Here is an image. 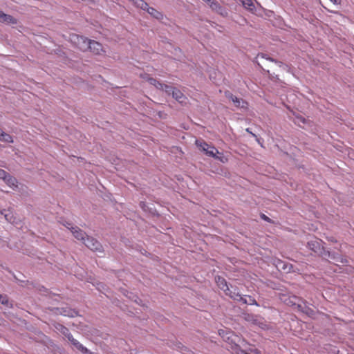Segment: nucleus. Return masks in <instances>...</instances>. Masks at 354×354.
Returning <instances> with one entry per match:
<instances>
[{
  "mask_svg": "<svg viewBox=\"0 0 354 354\" xmlns=\"http://www.w3.org/2000/svg\"><path fill=\"white\" fill-rule=\"evenodd\" d=\"M215 280L218 287L223 290L226 295L229 296L232 299L238 296V288L232 286H229L226 280L223 277L217 276Z\"/></svg>",
  "mask_w": 354,
  "mask_h": 354,
  "instance_id": "nucleus-1",
  "label": "nucleus"
},
{
  "mask_svg": "<svg viewBox=\"0 0 354 354\" xmlns=\"http://www.w3.org/2000/svg\"><path fill=\"white\" fill-rule=\"evenodd\" d=\"M164 91L168 95H171L173 98H174L176 101H178L180 104H183L185 102V100L187 97L185 95L177 88L173 87L169 85H166L165 86Z\"/></svg>",
  "mask_w": 354,
  "mask_h": 354,
  "instance_id": "nucleus-2",
  "label": "nucleus"
},
{
  "mask_svg": "<svg viewBox=\"0 0 354 354\" xmlns=\"http://www.w3.org/2000/svg\"><path fill=\"white\" fill-rule=\"evenodd\" d=\"M196 145L209 157H216V154L219 153V151L216 148H215L214 146L208 145L203 140L200 141L196 140Z\"/></svg>",
  "mask_w": 354,
  "mask_h": 354,
  "instance_id": "nucleus-3",
  "label": "nucleus"
},
{
  "mask_svg": "<svg viewBox=\"0 0 354 354\" xmlns=\"http://www.w3.org/2000/svg\"><path fill=\"white\" fill-rule=\"evenodd\" d=\"M322 241L317 239L310 240L307 243L308 248L317 255L324 257L326 250L322 245Z\"/></svg>",
  "mask_w": 354,
  "mask_h": 354,
  "instance_id": "nucleus-4",
  "label": "nucleus"
},
{
  "mask_svg": "<svg viewBox=\"0 0 354 354\" xmlns=\"http://www.w3.org/2000/svg\"><path fill=\"white\" fill-rule=\"evenodd\" d=\"M50 310L55 315H60L68 317H75L79 315L78 312L69 307L51 308Z\"/></svg>",
  "mask_w": 354,
  "mask_h": 354,
  "instance_id": "nucleus-5",
  "label": "nucleus"
},
{
  "mask_svg": "<svg viewBox=\"0 0 354 354\" xmlns=\"http://www.w3.org/2000/svg\"><path fill=\"white\" fill-rule=\"evenodd\" d=\"M71 40L75 44L77 48H79L80 50H88V47H89L90 39L82 36L73 35L72 37Z\"/></svg>",
  "mask_w": 354,
  "mask_h": 354,
  "instance_id": "nucleus-6",
  "label": "nucleus"
},
{
  "mask_svg": "<svg viewBox=\"0 0 354 354\" xmlns=\"http://www.w3.org/2000/svg\"><path fill=\"white\" fill-rule=\"evenodd\" d=\"M83 243L91 250L94 252H102V245L95 239L87 236Z\"/></svg>",
  "mask_w": 354,
  "mask_h": 354,
  "instance_id": "nucleus-7",
  "label": "nucleus"
},
{
  "mask_svg": "<svg viewBox=\"0 0 354 354\" xmlns=\"http://www.w3.org/2000/svg\"><path fill=\"white\" fill-rule=\"evenodd\" d=\"M280 300L290 306H297V308H301V305L299 304L301 301V299L296 296H290L286 294H281L279 296Z\"/></svg>",
  "mask_w": 354,
  "mask_h": 354,
  "instance_id": "nucleus-8",
  "label": "nucleus"
},
{
  "mask_svg": "<svg viewBox=\"0 0 354 354\" xmlns=\"http://www.w3.org/2000/svg\"><path fill=\"white\" fill-rule=\"evenodd\" d=\"M67 224H68V225H66L67 228H68L71 230V233L75 236V238L77 239V240L81 241L83 243L87 236L86 233L77 226L73 227L70 223H67Z\"/></svg>",
  "mask_w": 354,
  "mask_h": 354,
  "instance_id": "nucleus-9",
  "label": "nucleus"
},
{
  "mask_svg": "<svg viewBox=\"0 0 354 354\" xmlns=\"http://www.w3.org/2000/svg\"><path fill=\"white\" fill-rule=\"evenodd\" d=\"M330 258L333 261L337 262V263H341L342 264H347L348 260L342 257L341 254L336 253V252H330L329 251L326 252V254H324L323 258Z\"/></svg>",
  "mask_w": 354,
  "mask_h": 354,
  "instance_id": "nucleus-10",
  "label": "nucleus"
},
{
  "mask_svg": "<svg viewBox=\"0 0 354 354\" xmlns=\"http://www.w3.org/2000/svg\"><path fill=\"white\" fill-rule=\"evenodd\" d=\"M237 295L238 296L236 297V298H234L233 300L238 301L244 304L254 305L257 306H259L256 299L252 296H248V299H246L245 297V296H242L239 291L237 292Z\"/></svg>",
  "mask_w": 354,
  "mask_h": 354,
  "instance_id": "nucleus-11",
  "label": "nucleus"
},
{
  "mask_svg": "<svg viewBox=\"0 0 354 354\" xmlns=\"http://www.w3.org/2000/svg\"><path fill=\"white\" fill-rule=\"evenodd\" d=\"M88 50H89L91 52L93 53L95 55H100V53L103 50V48L100 43L95 41L94 40H90L89 47H88Z\"/></svg>",
  "mask_w": 354,
  "mask_h": 354,
  "instance_id": "nucleus-12",
  "label": "nucleus"
},
{
  "mask_svg": "<svg viewBox=\"0 0 354 354\" xmlns=\"http://www.w3.org/2000/svg\"><path fill=\"white\" fill-rule=\"evenodd\" d=\"M276 267L278 270H281L285 272H290L292 271L293 266L292 264L286 263L280 259L276 261Z\"/></svg>",
  "mask_w": 354,
  "mask_h": 354,
  "instance_id": "nucleus-13",
  "label": "nucleus"
},
{
  "mask_svg": "<svg viewBox=\"0 0 354 354\" xmlns=\"http://www.w3.org/2000/svg\"><path fill=\"white\" fill-rule=\"evenodd\" d=\"M0 22L5 23L6 24H16L17 21L12 16L0 11Z\"/></svg>",
  "mask_w": 354,
  "mask_h": 354,
  "instance_id": "nucleus-14",
  "label": "nucleus"
},
{
  "mask_svg": "<svg viewBox=\"0 0 354 354\" xmlns=\"http://www.w3.org/2000/svg\"><path fill=\"white\" fill-rule=\"evenodd\" d=\"M6 184L12 187L15 188L17 187V180L15 178L12 177L10 174H6V178H3V179Z\"/></svg>",
  "mask_w": 354,
  "mask_h": 354,
  "instance_id": "nucleus-15",
  "label": "nucleus"
},
{
  "mask_svg": "<svg viewBox=\"0 0 354 354\" xmlns=\"http://www.w3.org/2000/svg\"><path fill=\"white\" fill-rule=\"evenodd\" d=\"M219 335L227 342H233L232 337L234 336L233 332L231 330L225 331L224 330H218Z\"/></svg>",
  "mask_w": 354,
  "mask_h": 354,
  "instance_id": "nucleus-16",
  "label": "nucleus"
},
{
  "mask_svg": "<svg viewBox=\"0 0 354 354\" xmlns=\"http://www.w3.org/2000/svg\"><path fill=\"white\" fill-rule=\"evenodd\" d=\"M148 82L150 84L154 86L156 88L164 91L165 86H166L167 84H165L163 83L160 82L156 79L153 77H149Z\"/></svg>",
  "mask_w": 354,
  "mask_h": 354,
  "instance_id": "nucleus-17",
  "label": "nucleus"
},
{
  "mask_svg": "<svg viewBox=\"0 0 354 354\" xmlns=\"http://www.w3.org/2000/svg\"><path fill=\"white\" fill-rule=\"evenodd\" d=\"M73 347L81 352L82 354H85L88 351V348L82 344L78 340L75 339L72 344Z\"/></svg>",
  "mask_w": 354,
  "mask_h": 354,
  "instance_id": "nucleus-18",
  "label": "nucleus"
},
{
  "mask_svg": "<svg viewBox=\"0 0 354 354\" xmlns=\"http://www.w3.org/2000/svg\"><path fill=\"white\" fill-rule=\"evenodd\" d=\"M243 6L247 10L253 12L255 10V6L252 0H240Z\"/></svg>",
  "mask_w": 354,
  "mask_h": 354,
  "instance_id": "nucleus-19",
  "label": "nucleus"
},
{
  "mask_svg": "<svg viewBox=\"0 0 354 354\" xmlns=\"http://www.w3.org/2000/svg\"><path fill=\"white\" fill-rule=\"evenodd\" d=\"M147 12L155 19H162L163 18V15L152 7L148 10Z\"/></svg>",
  "mask_w": 354,
  "mask_h": 354,
  "instance_id": "nucleus-20",
  "label": "nucleus"
},
{
  "mask_svg": "<svg viewBox=\"0 0 354 354\" xmlns=\"http://www.w3.org/2000/svg\"><path fill=\"white\" fill-rule=\"evenodd\" d=\"M209 7L213 10L216 11L217 12L223 15V12L224 11L223 7L218 3V1L214 0L213 2L210 4Z\"/></svg>",
  "mask_w": 354,
  "mask_h": 354,
  "instance_id": "nucleus-21",
  "label": "nucleus"
},
{
  "mask_svg": "<svg viewBox=\"0 0 354 354\" xmlns=\"http://www.w3.org/2000/svg\"><path fill=\"white\" fill-rule=\"evenodd\" d=\"M0 141L8 142V143H12L13 139L10 135L4 132L2 130V132H1V133H0Z\"/></svg>",
  "mask_w": 354,
  "mask_h": 354,
  "instance_id": "nucleus-22",
  "label": "nucleus"
},
{
  "mask_svg": "<svg viewBox=\"0 0 354 354\" xmlns=\"http://www.w3.org/2000/svg\"><path fill=\"white\" fill-rule=\"evenodd\" d=\"M53 326L55 328L60 332L63 335H66L67 333L69 331L68 328L64 326V325L59 324V323H55L53 324Z\"/></svg>",
  "mask_w": 354,
  "mask_h": 354,
  "instance_id": "nucleus-23",
  "label": "nucleus"
},
{
  "mask_svg": "<svg viewBox=\"0 0 354 354\" xmlns=\"http://www.w3.org/2000/svg\"><path fill=\"white\" fill-rule=\"evenodd\" d=\"M246 321L252 322V324L255 325H261L262 324V322L259 319L257 315H248V316L245 317Z\"/></svg>",
  "mask_w": 354,
  "mask_h": 354,
  "instance_id": "nucleus-24",
  "label": "nucleus"
},
{
  "mask_svg": "<svg viewBox=\"0 0 354 354\" xmlns=\"http://www.w3.org/2000/svg\"><path fill=\"white\" fill-rule=\"evenodd\" d=\"M232 101L234 102V105L236 107L245 108L248 105L246 102H245L242 99L238 98L236 96L233 98Z\"/></svg>",
  "mask_w": 354,
  "mask_h": 354,
  "instance_id": "nucleus-25",
  "label": "nucleus"
},
{
  "mask_svg": "<svg viewBox=\"0 0 354 354\" xmlns=\"http://www.w3.org/2000/svg\"><path fill=\"white\" fill-rule=\"evenodd\" d=\"M274 63L278 65L279 67L282 68L283 70L288 71L290 69V67L288 64L283 63L280 61H274Z\"/></svg>",
  "mask_w": 354,
  "mask_h": 354,
  "instance_id": "nucleus-26",
  "label": "nucleus"
},
{
  "mask_svg": "<svg viewBox=\"0 0 354 354\" xmlns=\"http://www.w3.org/2000/svg\"><path fill=\"white\" fill-rule=\"evenodd\" d=\"M299 310L303 311L304 313H305L308 315H311L313 313V310L307 306L303 307L301 306V308H299Z\"/></svg>",
  "mask_w": 354,
  "mask_h": 354,
  "instance_id": "nucleus-27",
  "label": "nucleus"
},
{
  "mask_svg": "<svg viewBox=\"0 0 354 354\" xmlns=\"http://www.w3.org/2000/svg\"><path fill=\"white\" fill-rule=\"evenodd\" d=\"M0 302L5 306H9V301L6 296H3L0 295Z\"/></svg>",
  "mask_w": 354,
  "mask_h": 354,
  "instance_id": "nucleus-28",
  "label": "nucleus"
},
{
  "mask_svg": "<svg viewBox=\"0 0 354 354\" xmlns=\"http://www.w3.org/2000/svg\"><path fill=\"white\" fill-rule=\"evenodd\" d=\"M258 56H259L263 59H266L267 60H269L272 62H274V61H277V59H274L269 57L267 54L261 53V54H259Z\"/></svg>",
  "mask_w": 354,
  "mask_h": 354,
  "instance_id": "nucleus-29",
  "label": "nucleus"
},
{
  "mask_svg": "<svg viewBox=\"0 0 354 354\" xmlns=\"http://www.w3.org/2000/svg\"><path fill=\"white\" fill-rule=\"evenodd\" d=\"M65 337L67 338L68 342L72 344L76 339H75L73 336V335L71 333L70 330L67 333V334L65 335Z\"/></svg>",
  "mask_w": 354,
  "mask_h": 354,
  "instance_id": "nucleus-30",
  "label": "nucleus"
},
{
  "mask_svg": "<svg viewBox=\"0 0 354 354\" xmlns=\"http://www.w3.org/2000/svg\"><path fill=\"white\" fill-rule=\"evenodd\" d=\"M65 337L67 338L68 342L72 344L76 339H75L73 336V335L71 333L70 330L67 333V334L65 335Z\"/></svg>",
  "mask_w": 354,
  "mask_h": 354,
  "instance_id": "nucleus-31",
  "label": "nucleus"
},
{
  "mask_svg": "<svg viewBox=\"0 0 354 354\" xmlns=\"http://www.w3.org/2000/svg\"><path fill=\"white\" fill-rule=\"evenodd\" d=\"M150 8H151V7H150V6L148 5V3H147V2H145V1H144V2H143V3H142V5H141V6H140V8H141L142 10H146L147 12L148 11V10H149V9H150Z\"/></svg>",
  "mask_w": 354,
  "mask_h": 354,
  "instance_id": "nucleus-32",
  "label": "nucleus"
},
{
  "mask_svg": "<svg viewBox=\"0 0 354 354\" xmlns=\"http://www.w3.org/2000/svg\"><path fill=\"white\" fill-rule=\"evenodd\" d=\"M143 2H144V0H133V4L138 8H140L142 3H143Z\"/></svg>",
  "mask_w": 354,
  "mask_h": 354,
  "instance_id": "nucleus-33",
  "label": "nucleus"
},
{
  "mask_svg": "<svg viewBox=\"0 0 354 354\" xmlns=\"http://www.w3.org/2000/svg\"><path fill=\"white\" fill-rule=\"evenodd\" d=\"M213 158L216 159V160H220L222 162H225L227 161V158L225 156H218V154H216V157H213Z\"/></svg>",
  "mask_w": 354,
  "mask_h": 354,
  "instance_id": "nucleus-34",
  "label": "nucleus"
},
{
  "mask_svg": "<svg viewBox=\"0 0 354 354\" xmlns=\"http://www.w3.org/2000/svg\"><path fill=\"white\" fill-rule=\"evenodd\" d=\"M7 173L5 170L0 169V178L3 179V178H6Z\"/></svg>",
  "mask_w": 354,
  "mask_h": 354,
  "instance_id": "nucleus-35",
  "label": "nucleus"
},
{
  "mask_svg": "<svg viewBox=\"0 0 354 354\" xmlns=\"http://www.w3.org/2000/svg\"><path fill=\"white\" fill-rule=\"evenodd\" d=\"M261 218L263 220H264V221H267L268 223H271V219L269 217H268L266 215H265L264 214H261Z\"/></svg>",
  "mask_w": 354,
  "mask_h": 354,
  "instance_id": "nucleus-36",
  "label": "nucleus"
},
{
  "mask_svg": "<svg viewBox=\"0 0 354 354\" xmlns=\"http://www.w3.org/2000/svg\"><path fill=\"white\" fill-rule=\"evenodd\" d=\"M4 216H5L6 219L8 222H10V223H12V216H10V214H4Z\"/></svg>",
  "mask_w": 354,
  "mask_h": 354,
  "instance_id": "nucleus-37",
  "label": "nucleus"
},
{
  "mask_svg": "<svg viewBox=\"0 0 354 354\" xmlns=\"http://www.w3.org/2000/svg\"><path fill=\"white\" fill-rule=\"evenodd\" d=\"M225 95L227 98L230 99L231 100H232L233 98L235 97L233 94H232L230 92H226Z\"/></svg>",
  "mask_w": 354,
  "mask_h": 354,
  "instance_id": "nucleus-38",
  "label": "nucleus"
},
{
  "mask_svg": "<svg viewBox=\"0 0 354 354\" xmlns=\"http://www.w3.org/2000/svg\"><path fill=\"white\" fill-rule=\"evenodd\" d=\"M225 95L227 98L230 99L231 100H232L233 98L235 97L233 94H232L230 92H226Z\"/></svg>",
  "mask_w": 354,
  "mask_h": 354,
  "instance_id": "nucleus-39",
  "label": "nucleus"
},
{
  "mask_svg": "<svg viewBox=\"0 0 354 354\" xmlns=\"http://www.w3.org/2000/svg\"><path fill=\"white\" fill-rule=\"evenodd\" d=\"M297 122H302L303 124H304L305 121H306L305 118L301 116L297 117Z\"/></svg>",
  "mask_w": 354,
  "mask_h": 354,
  "instance_id": "nucleus-40",
  "label": "nucleus"
},
{
  "mask_svg": "<svg viewBox=\"0 0 354 354\" xmlns=\"http://www.w3.org/2000/svg\"><path fill=\"white\" fill-rule=\"evenodd\" d=\"M140 207H141L144 211H146V206H147V205H146L145 202H144V201H141V202L140 203Z\"/></svg>",
  "mask_w": 354,
  "mask_h": 354,
  "instance_id": "nucleus-41",
  "label": "nucleus"
},
{
  "mask_svg": "<svg viewBox=\"0 0 354 354\" xmlns=\"http://www.w3.org/2000/svg\"><path fill=\"white\" fill-rule=\"evenodd\" d=\"M246 131L250 133V134H252V136L254 137L257 139V140H258L257 136L254 133H253L252 131H250V128H247Z\"/></svg>",
  "mask_w": 354,
  "mask_h": 354,
  "instance_id": "nucleus-42",
  "label": "nucleus"
},
{
  "mask_svg": "<svg viewBox=\"0 0 354 354\" xmlns=\"http://www.w3.org/2000/svg\"><path fill=\"white\" fill-rule=\"evenodd\" d=\"M203 1H205L206 3H207L209 6H210V4L212 3V2H213L214 0H203Z\"/></svg>",
  "mask_w": 354,
  "mask_h": 354,
  "instance_id": "nucleus-43",
  "label": "nucleus"
},
{
  "mask_svg": "<svg viewBox=\"0 0 354 354\" xmlns=\"http://www.w3.org/2000/svg\"><path fill=\"white\" fill-rule=\"evenodd\" d=\"M203 1H205L206 3H207L209 6H210V4L212 3V2H213L214 0H203Z\"/></svg>",
  "mask_w": 354,
  "mask_h": 354,
  "instance_id": "nucleus-44",
  "label": "nucleus"
},
{
  "mask_svg": "<svg viewBox=\"0 0 354 354\" xmlns=\"http://www.w3.org/2000/svg\"><path fill=\"white\" fill-rule=\"evenodd\" d=\"M239 354H250L243 350H240Z\"/></svg>",
  "mask_w": 354,
  "mask_h": 354,
  "instance_id": "nucleus-45",
  "label": "nucleus"
},
{
  "mask_svg": "<svg viewBox=\"0 0 354 354\" xmlns=\"http://www.w3.org/2000/svg\"><path fill=\"white\" fill-rule=\"evenodd\" d=\"M331 2L334 3H337L339 2V0H330Z\"/></svg>",
  "mask_w": 354,
  "mask_h": 354,
  "instance_id": "nucleus-46",
  "label": "nucleus"
}]
</instances>
